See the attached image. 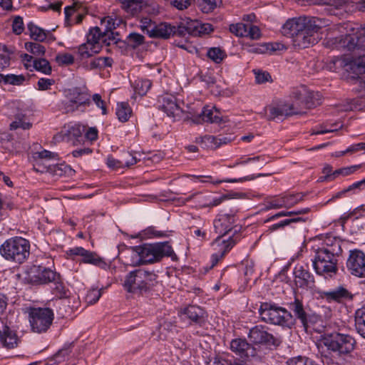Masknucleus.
I'll use <instances>...</instances> for the list:
<instances>
[{
  "label": "nucleus",
  "mask_w": 365,
  "mask_h": 365,
  "mask_svg": "<svg viewBox=\"0 0 365 365\" xmlns=\"http://www.w3.org/2000/svg\"><path fill=\"white\" fill-rule=\"evenodd\" d=\"M310 93L303 89L294 92L291 100L272 103L264 108L267 119L272 120L304 113V108H310L313 106L308 101Z\"/></svg>",
  "instance_id": "obj_1"
},
{
  "label": "nucleus",
  "mask_w": 365,
  "mask_h": 365,
  "mask_svg": "<svg viewBox=\"0 0 365 365\" xmlns=\"http://www.w3.org/2000/svg\"><path fill=\"white\" fill-rule=\"evenodd\" d=\"M338 31L339 33L346 31V34L327 38L326 44L328 46L357 53L365 52V28L361 33L358 34L352 24L343 23L330 28L329 31Z\"/></svg>",
  "instance_id": "obj_2"
},
{
  "label": "nucleus",
  "mask_w": 365,
  "mask_h": 365,
  "mask_svg": "<svg viewBox=\"0 0 365 365\" xmlns=\"http://www.w3.org/2000/svg\"><path fill=\"white\" fill-rule=\"evenodd\" d=\"M341 252L339 245L323 247L316 251L313 267L319 275L331 276L337 272V256Z\"/></svg>",
  "instance_id": "obj_3"
},
{
  "label": "nucleus",
  "mask_w": 365,
  "mask_h": 365,
  "mask_svg": "<svg viewBox=\"0 0 365 365\" xmlns=\"http://www.w3.org/2000/svg\"><path fill=\"white\" fill-rule=\"evenodd\" d=\"M321 342L328 350L340 357L350 354L354 350L356 344L352 336L336 331L324 334L322 336Z\"/></svg>",
  "instance_id": "obj_4"
},
{
  "label": "nucleus",
  "mask_w": 365,
  "mask_h": 365,
  "mask_svg": "<svg viewBox=\"0 0 365 365\" xmlns=\"http://www.w3.org/2000/svg\"><path fill=\"white\" fill-rule=\"evenodd\" d=\"M0 254L8 261L21 264L29 256L30 243L21 237L9 238L0 246Z\"/></svg>",
  "instance_id": "obj_5"
},
{
  "label": "nucleus",
  "mask_w": 365,
  "mask_h": 365,
  "mask_svg": "<svg viewBox=\"0 0 365 365\" xmlns=\"http://www.w3.org/2000/svg\"><path fill=\"white\" fill-rule=\"evenodd\" d=\"M259 314L264 322L289 328L293 326L295 322L293 315L286 309L269 303L261 304Z\"/></svg>",
  "instance_id": "obj_6"
},
{
  "label": "nucleus",
  "mask_w": 365,
  "mask_h": 365,
  "mask_svg": "<svg viewBox=\"0 0 365 365\" xmlns=\"http://www.w3.org/2000/svg\"><path fill=\"white\" fill-rule=\"evenodd\" d=\"M157 282V275L153 271L143 269L130 272L124 282V287L129 292H146Z\"/></svg>",
  "instance_id": "obj_7"
},
{
  "label": "nucleus",
  "mask_w": 365,
  "mask_h": 365,
  "mask_svg": "<svg viewBox=\"0 0 365 365\" xmlns=\"http://www.w3.org/2000/svg\"><path fill=\"white\" fill-rule=\"evenodd\" d=\"M327 26L328 21L325 19L313 17V20L309 21L306 28L292 38L294 46L299 48H305L317 43L319 38V30Z\"/></svg>",
  "instance_id": "obj_8"
},
{
  "label": "nucleus",
  "mask_w": 365,
  "mask_h": 365,
  "mask_svg": "<svg viewBox=\"0 0 365 365\" xmlns=\"http://www.w3.org/2000/svg\"><path fill=\"white\" fill-rule=\"evenodd\" d=\"M197 23L192 21H182L178 26L169 23H160L152 27L148 31L150 38H169L172 36H184L187 33H193Z\"/></svg>",
  "instance_id": "obj_9"
},
{
  "label": "nucleus",
  "mask_w": 365,
  "mask_h": 365,
  "mask_svg": "<svg viewBox=\"0 0 365 365\" xmlns=\"http://www.w3.org/2000/svg\"><path fill=\"white\" fill-rule=\"evenodd\" d=\"M29 322L34 333H46L54 319L53 309L48 307H29L28 309Z\"/></svg>",
  "instance_id": "obj_10"
},
{
  "label": "nucleus",
  "mask_w": 365,
  "mask_h": 365,
  "mask_svg": "<svg viewBox=\"0 0 365 365\" xmlns=\"http://www.w3.org/2000/svg\"><path fill=\"white\" fill-rule=\"evenodd\" d=\"M141 252L144 264H152L160 261L164 257L175 256L168 242L145 244L138 249Z\"/></svg>",
  "instance_id": "obj_11"
},
{
  "label": "nucleus",
  "mask_w": 365,
  "mask_h": 365,
  "mask_svg": "<svg viewBox=\"0 0 365 365\" xmlns=\"http://www.w3.org/2000/svg\"><path fill=\"white\" fill-rule=\"evenodd\" d=\"M357 58L341 56L336 57L333 60L334 64L338 67L343 68L346 72L355 74L356 76L365 73V52L357 53Z\"/></svg>",
  "instance_id": "obj_12"
},
{
  "label": "nucleus",
  "mask_w": 365,
  "mask_h": 365,
  "mask_svg": "<svg viewBox=\"0 0 365 365\" xmlns=\"http://www.w3.org/2000/svg\"><path fill=\"white\" fill-rule=\"evenodd\" d=\"M25 280L31 284H46L58 279V274L43 266L33 265L25 272Z\"/></svg>",
  "instance_id": "obj_13"
},
{
  "label": "nucleus",
  "mask_w": 365,
  "mask_h": 365,
  "mask_svg": "<svg viewBox=\"0 0 365 365\" xmlns=\"http://www.w3.org/2000/svg\"><path fill=\"white\" fill-rule=\"evenodd\" d=\"M248 338L250 341L257 345L267 346H277L280 340L268 331V328L263 325H256L250 329Z\"/></svg>",
  "instance_id": "obj_14"
},
{
  "label": "nucleus",
  "mask_w": 365,
  "mask_h": 365,
  "mask_svg": "<svg viewBox=\"0 0 365 365\" xmlns=\"http://www.w3.org/2000/svg\"><path fill=\"white\" fill-rule=\"evenodd\" d=\"M68 101L63 105V109L66 113H72L81 106L90 104L89 95L79 88L69 89L66 93Z\"/></svg>",
  "instance_id": "obj_15"
},
{
  "label": "nucleus",
  "mask_w": 365,
  "mask_h": 365,
  "mask_svg": "<svg viewBox=\"0 0 365 365\" xmlns=\"http://www.w3.org/2000/svg\"><path fill=\"white\" fill-rule=\"evenodd\" d=\"M223 236H218L212 242V246L215 250L212 255V266H215L220 259H222L227 252H228L237 242L240 240V235H232L228 240H222Z\"/></svg>",
  "instance_id": "obj_16"
},
{
  "label": "nucleus",
  "mask_w": 365,
  "mask_h": 365,
  "mask_svg": "<svg viewBox=\"0 0 365 365\" xmlns=\"http://www.w3.org/2000/svg\"><path fill=\"white\" fill-rule=\"evenodd\" d=\"M66 255L70 257L74 256H81V262L86 264H91L100 268L106 269L108 267L107 263L102 257L98 256L96 252L85 250L82 247H75L68 250Z\"/></svg>",
  "instance_id": "obj_17"
},
{
  "label": "nucleus",
  "mask_w": 365,
  "mask_h": 365,
  "mask_svg": "<svg viewBox=\"0 0 365 365\" xmlns=\"http://www.w3.org/2000/svg\"><path fill=\"white\" fill-rule=\"evenodd\" d=\"M346 269L354 276L365 277L364 252L359 250H351L346 260Z\"/></svg>",
  "instance_id": "obj_18"
},
{
  "label": "nucleus",
  "mask_w": 365,
  "mask_h": 365,
  "mask_svg": "<svg viewBox=\"0 0 365 365\" xmlns=\"http://www.w3.org/2000/svg\"><path fill=\"white\" fill-rule=\"evenodd\" d=\"M236 221L235 215L219 214L214 220L215 232L219 234V236H224L234 230L233 235H238L240 227L235 225Z\"/></svg>",
  "instance_id": "obj_19"
},
{
  "label": "nucleus",
  "mask_w": 365,
  "mask_h": 365,
  "mask_svg": "<svg viewBox=\"0 0 365 365\" xmlns=\"http://www.w3.org/2000/svg\"><path fill=\"white\" fill-rule=\"evenodd\" d=\"M313 20V17L299 16L288 19L282 28L284 36L292 39Z\"/></svg>",
  "instance_id": "obj_20"
},
{
  "label": "nucleus",
  "mask_w": 365,
  "mask_h": 365,
  "mask_svg": "<svg viewBox=\"0 0 365 365\" xmlns=\"http://www.w3.org/2000/svg\"><path fill=\"white\" fill-rule=\"evenodd\" d=\"M180 313L182 316L190 320L191 323L202 326L207 319L206 312L200 307L196 305H189L181 309Z\"/></svg>",
  "instance_id": "obj_21"
},
{
  "label": "nucleus",
  "mask_w": 365,
  "mask_h": 365,
  "mask_svg": "<svg viewBox=\"0 0 365 365\" xmlns=\"http://www.w3.org/2000/svg\"><path fill=\"white\" fill-rule=\"evenodd\" d=\"M293 274L294 276V283L297 287L306 288L314 285V279L313 275L303 265H296Z\"/></svg>",
  "instance_id": "obj_22"
},
{
  "label": "nucleus",
  "mask_w": 365,
  "mask_h": 365,
  "mask_svg": "<svg viewBox=\"0 0 365 365\" xmlns=\"http://www.w3.org/2000/svg\"><path fill=\"white\" fill-rule=\"evenodd\" d=\"M230 349L240 357L248 358L255 355V349L245 339H235L230 342Z\"/></svg>",
  "instance_id": "obj_23"
},
{
  "label": "nucleus",
  "mask_w": 365,
  "mask_h": 365,
  "mask_svg": "<svg viewBox=\"0 0 365 365\" xmlns=\"http://www.w3.org/2000/svg\"><path fill=\"white\" fill-rule=\"evenodd\" d=\"M322 297L329 303H341L344 300L353 299L351 293L343 286L337 287L330 291L323 292Z\"/></svg>",
  "instance_id": "obj_24"
},
{
  "label": "nucleus",
  "mask_w": 365,
  "mask_h": 365,
  "mask_svg": "<svg viewBox=\"0 0 365 365\" xmlns=\"http://www.w3.org/2000/svg\"><path fill=\"white\" fill-rule=\"evenodd\" d=\"M161 105L160 106L162 110H163L169 117H173L175 119L180 117L182 113V109L177 103L176 98L173 96H165L161 97Z\"/></svg>",
  "instance_id": "obj_25"
},
{
  "label": "nucleus",
  "mask_w": 365,
  "mask_h": 365,
  "mask_svg": "<svg viewBox=\"0 0 365 365\" xmlns=\"http://www.w3.org/2000/svg\"><path fill=\"white\" fill-rule=\"evenodd\" d=\"M222 120L218 110L209 106L204 107L200 114L193 119L195 123H219Z\"/></svg>",
  "instance_id": "obj_26"
},
{
  "label": "nucleus",
  "mask_w": 365,
  "mask_h": 365,
  "mask_svg": "<svg viewBox=\"0 0 365 365\" xmlns=\"http://www.w3.org/2000/svg\"><path fill=\"white\" fill-rule=\"evenodd\" d=\"M85 126L79 124H75L64 129L62 132L68 141H71L74 145L77 143H81L83 140V133L85 132Z\"/></svg>",
  "instance_id": "obj_27"
},
{
  "label": "nucleus",
  "mask_w": 365,
  "mask_h": 365,
  "mask_svg": "<svg viewBox=\"0 0 365 365\" xmlns=\"http://www.w3.org/2000/svg\"><path fill=\"white\" fill-rule=\"evenodd\" d=\"M20 342L21 339L16 333L9 327H4L1 340L2 346L7 349H13L16 348Z\"/></svg>",
  "instance_id": "obj_28"
},
{
  "label": "nucleus",
  "mask_w": 365,
  "mask_h": 365,
  "mask_svg": "<svg viewBox=\"0 0 365 365\" xmlns=\"http://www.w3.org/2000/svg\"><path fill=\"white\" fill-rule=\"evenodd\" d=\"M289 309L293 312L294 316L298 319L302 326L307 329L308 326L309 315L304 309V305L298 299L289 304Z\"/></svg>",
  "instance_id": "obj_29"
},
{
  "label": "nucleus",
  "mask_w": 365,
  "mask_h": 365,
  "mask_svg": "<svg viewBox=\"0 0 365 365\" xmlns=\"http://www.w3.org/2000/svg\"><path fill=\"white\" fill-rule=\"evenodd\" d=\"M138 248H140V246L131 247L126 250L124 260L127 265L136 267L144 264L141 257V252L137 250Z\"/></svg>",
  "instance_id": "obj_30"
},
{
  "label": "nucleus",
  "mask_w": 365,
  "mask_h": 365,
  "mask_svg": "<svg viewBox=\"0 0 365 365\" xmlns=\"http://www.w3.org/2000/svg\"><path fill=\"white\" fill-rule=\"evenodd\" d=\"M195 143L200 144L205 149H216L222 143H225L222 139H218L213 135H206L202 137L196 138Z\"/></svg>",
  "instance_id": "obj_31"
},
{
  "label": "nucleus",
  "mask_w": 365,
  "mask_h": 365,
  "mask_svg": "<svg viewBox=\"0 0 365 365\" xmlns=\"http://www.w3.org/2000/svg\"><path fill=\"white\" fill-rule=\"evenodd\" d=\"M99 52L100 47L98 46H93L91 43L88 41L80 45L78 48V54L82 59L88 58Z\"/></svg>",
  "instance_id": "obj_32"
},
{
  "label": "nucleus",
  "mask_w": 365,
  "mask_h": 365,
  "mask_svg": "<svg viewBox=\"0 0 365 365\" xmlns=\"http://www.w3.org/2000/svg\"><path fill=\"white\" fill-rule=\"evenodd\" d=\"M355 327L358 333L365 339V306L356 311Z\"/></svg>",
  "instance_id": "obj_33"
},
{
  "label": "nucleus",
  "mask_w": 365,
  "mask_h": 365,
  "mask_svg": "<svg viewBox=\"0 0 365 365\" xmlns=\"http://www.w3.org/2000/svg\"><path fill=\"white\" fill-rule=\"evenodd\" d=\"M28 30L31 38L36 41H43L47 33L43 29L37 26L33 22H29L27 25Z\"/></svg>",
  "instance_id": "obj_34"
},
{
  "label": "nucleus",
  "mask_w": 365,
  "mask_h": 365,
  "mask_svg": "<svg viewBox=\"0 0 365 365\" xmlns=\"http://www.w3.org/2000/svg\"><path fill=\"white\" fill-rule=\"evenodd\" d=\"M194 197H198V201L202 207H213L220 205L222 202L221 198L211 199V195H202L200 193H197L190 195L187 200H191Z\"/></svg>",
  "instance_id": "obj_35"
},
{
  "label": "nucleus",
  "mask_w": 365,
  "mask_h": 365,
  "mask_svg": "<svg viewBox=\"0 0 365 365\" xmlns=\"http://www.w3.org/2000/svg\"><path fill=\"white\" fill-rule=\"evenodd\" d=\"M132 113V110L127 103L121 102L118 103L116 108V115L118 118L121 122H126L128 120Z\"/></svg>",
  "instance_id": "obj_36"
},
{
  "label": "nucleus",
  "mask_w": 365,
  "mask_h": 365,
  "mask_svg": "<svg viewBox=\"0 0 365 365\" xmlns=\"http://www.w3.org/2000/svg\"><path fill=\"white\" fill-rule=\"evenodd\" d=\"M103 36V31L99 27H93L89 30L87 35V41L91 43L93 46H98L100 51L102 47L101 36Z\"/></svg>",
  "instance_id": "obj_37"
},
{
  "label": "nucleus",
  "mask_w": 365,
  "mask_h": 365,
  "mask_svg": "<svg viewBox=\"0 0 365 365\" xmlns=\"http://www.w3.org/2000/svg\"><path fill=\"white\" fill-rule=\"evenodd\" d=\"M199 6L203 13H210L222 4V0H197Z\"/></svg>",
  "instance_id": "obj_38"
},
{
  "label": "nucleus",
  "mask_w": 365,
  "mask_h": 365,
  "mask_svg": "<svg viewBox=\"0 0 365 365\" xmlns=\"http://www.w3.org/2000/svg\"><path fill=\"white\" fill-rule=\"evenodd\" d=\"M53 283V293L58 299H63L68 297V290L66 289L60 279V275L58 274V279L56 280L51 281Z\"/></svg>",
  "instance_id": "obj_39"
},
{
  "label": "nucleus",
  "mask_w": 365,
  "mask_h": 365,
  "mask_svg": "<svg viewBox=\"0 0 365 365\" xmlns=\"http://www.w3.org/2000/svg\"><path fill=\"white\" fill-rule=\"evenodd\" d=\"M126 42L130 47L135 48L145 43V37L135 32L130 33L126 38Z\"/></svg>",
  "instance_id": "obj_40"
},
{
  "label": "nucleus",
  "mask_w": 365,
  "mask_h": 365,
  "mask_svg": "<svg viewBox=\"0 0 365 365\" xmlns=\"http://www.w3.org/2000/svg\"><path fill=\"white\" fill-rule=\"evenodd\" d=\"M24 81L25 77L23 75L0 74V82H4L5 83L19 86L22 84Z\"/></svg>",
  "instance_id": "obj_41"
},
{
  "label": "nucleus",
  "mask_w": 365,
  "mask_h": 365,
  "mask_svg": "<svg viewBox=\"0 0 365 365\" xmlns=\"http://www.w3.org/2000/svg\"><path fill=\"white\" fill-rule=\"evenodd\" d=\"M33 67L38 71L44 74H50L51 73V66L49 62L45 58H39L33 61Z\"/></svg>",
  "instance_id": "obj_42"
},
{
  "label": "nucleus",
  "mask_w": 365,
  "mask_h": 365,
  "mask_svg": "<svg viewBox=\"0 0 365 365\" xmlns=\"http://www.w3.org/2000/svg\"><path fill=\"white\" fill-rule=\"evenodd\" d=\"M113 62V59L110 57H98L91 62L90 66L91 68L102 69L106 67H110Z\"/></svg>",
  "instance_id": "obj_43"
},
{
  "label": "nucleus",
  "mask_w": 365,
  "mask_h": 365,
  "mask_svg": "<svg viewBox=\"0 0 365 365\" xmlns=\"http://www.w3.org/2000/svg\"><path fill=\"white\" fill-rule=\"evenodd\" d=\"M304 195L302 193L291 194L282 197L285 208H290L300 201L303 200Z\"/></svg>",
  "instance_id": "obj_44"
},
{
  "label": "nucleus",
  "mask_w": 365,
  "mask_h": 365,
  "mask_svg": "<svg viewBox=\"0 0 365 365\" xmlns=\"http://www.w3.org/2000/svg\"><path fill=\"white\" fill-rule=\"evenodd\" d=\"M151 82L148 79H140L135 82V91L140 96H144L147 93L151 87Z\"/></svg>",
  "instance_id": "obj_45"
},
{
  "label": "nucleus",
  "mask_w": 365,
  "mask_h": 365,
  "mask_svg": "<svg viewBox=\"0 0 365 365\" xmlns=\"http://www.w3.org/2000/svg\"><path fill=\"white\" fill-rule=\"evenodd\" d=\"M207 55L212 61L216 63H221L226 56L222 50L216 47L210 48L207 51Z\"/></svg>",
  "instance_id": "obj_46"
},
{
  "label": "nucleus",
  "mask_w": 365,
  "mask_h": 365,
  "mask_svg": "<svg viewBox=\"0 0 365 365\" xmlns=\"http://www.w3.org/2000/svg\"><path fill=\"white\" fill-rule=\"evenodd\" d=\"M26 49L36 56H43L46 48L43 46L34 42H27L25 43Z\"/></svg>",
  "instance_id": "obj_47"
},
{
  "label": "nucleus",
  "mask_w": 365,
  "mask_h": 365,
  "mask_svg": "<svg viewBox=\"0 0 365 365\" xmlns=\"http://www.w3.org/2000/svg\"><path fill=\"white\" fill-rule=\"evenodd\" d=\"M118 34L114 33L112 31H103V36H101L102 44L110 46L112 43H117L118 38Z\"/></svg>",
  "instance_id": "obj_48"
},
{
  "label": "nucleus",
  "mask_w": 365,
  "mask_h": 365,
  "mask_svg": "<svg viewBox=\"0 0 365 365\" xmlns=\"http://www.w3.org/2000/svg\"><path fill=\"white\" fill-rule=\"evenodd\" d=\"M141 0H124L121 8L127 12H135L141 7Z\"/></svg>",
  "instance_id": "obj_49"
},
{
  "label": "nucleus",
  "mask_w": 365,
  "mask_h": 365,
  "mask_svg": "<svg viewBox=\"0 0 365 365\" xmlns=\"http://www.w3.org/2000/svg\"><path fill=\"white\" fill-rule=\"evenodd\" d=\"M247 24L237 23L235 24H231L230 26V31L237 36L244 37L247 35Z\"/></svg>",
  "instance_id": "obj_50"
},
{
  "label": "nucleus",
  "mask_w": 365,
  "mask_h": 365,
  "mask_svg": "<svg viewBox=\"0 0 365 365\" xmlns=\"http://www.w3.org/2000/svg\"><path fill=\"white\" fill-rule=\"evenodd\" d=\"M305 219L301 217L291 218V219H285L278 223L274 224L269 227V230L275 231L278 229H281L287 225H290L292 222H304Z\"/></svg>",
  "instance_id": "obj_51"
},
{
  "label": "nucleus",
  "mask_w": 365,
  "mask_h": 365,
  "mask_svg": "<svg viewBox=\"0 0 365 365\" xmlns=\"http://www.w3.org/2000/svg\"><path fill=\"white\" fill-rule=\"evenodd\" d=\"M186 21H192V22L197 23V26L195 29L194 32L193 33H187L188 34L196 36V35L202 34H208L213 30L212 26L209 24H201L197 21H193V20H190V19L187 20Z\"/></svg>",
  "instance_id": "obj_52"
},
{
  "label": "nucleus",
  "mask_w": 365,
  "mask_h": 365,
  "mask_svg": "<svg viewBox=\"0 0 365 365\" xmlns=\"http://www.w3.org/2000/svg\"><path fill=\"white\" fill-rule=\"evenodd\" d=\"M361 165H355L349 167L341 168L335 170L336 179L339 176H348L354 173L361 168Z\"/></svg>",
  "instance_id": "obj_53"
},
{
  "label": "nucleus",
  "mask_w": 365,
  "mask_h": 365,
  "mask_svg": "<svg viewBox=\"0 0 365 365\" xmlns=\"http://www.w3.org/2000/svg\"><path fill=\"white\" fill-rule=\"evenodd\" d=\"M34 158L35 159H42V160H58V155L56 153L51 152L47 150H43L40 152H36L34 153Z\"/></svg>",
  "instance_id": "obj_54"
},
{
  "label": "nucleus",
  "mask_w": 365,
  "mask_h": 365,
  "mask_svg": "<svg viewBox=\"0 0 365 365\" xmlns=\"http://www.w3.org/2000/svg\"><path fill=\"white\" fill-rule=\"evenodd\" d=\"M102 289L92 288L86 294V301L89 304H94L100 299Z\"/></svg>",
  "instance_id": "obj_55"
},
{
  "label": "nucleus",
  "mask_w": 365,
  "mask_h": 365,
  "mask_svg": "<svg viewBox=\"0 0 365 365\" xmlns=\"http://www.w3.org/2000/svg\"><path fill=\"white\" fill-rule=\"evenodd\" d=\"M56 61L59 66H68L74 62V58L70 53H60L56 56Z\"/></svg>",
  "instance_id": "obj_56"
},
{
  "label": "nucleus",
  "mask_w": 365,
  "mask_h": 365,
  "mask_svg": "<svg viewBox=\"0 0 365 365\" xmlns=\"http://www.w3.org/2000/svg\"><path fill=\"white\" fill-rule=\"evenodd\" d=\"M71 168L65 164H58L53 166H49L48 170L55 175L61 176L66 174L68 170H71Z\"/></svg>",
  "instance_id": "obj_57"
},
{
  "label": "nucleus",
  "mask_w": 365,
  "mask_h": 365,
  "mask_svg": "<svg viewBox=\"0 0 365 365\" xmlns=\"http://www.w3.org/2000/svg\"><path fill=\"white\" fill-rule=\"evenodd\" d=\"M24 115L22 114H18L16 117V120L10 124L11 129H16L21 128L24 130L29 129L31 127L29 123L24 122L23 120Z\"/></svg>",
  "instance_id": "obj_58"
},
{
  "label": "nucleus",
  "mask_w": 365,
  "mask_h": 365,
  "mask_svg": "<svg viewBox=\"0 0 365 365\" xmlns=\"http://www.w3.org/2000/svg\"><path fill=\"white\" fill-rule=\"evenodd\" d=\"M255 80L257 83H264L272 81V77L267 71L261 70H254Z\"/></svg>",
  "instance_id": "obj_59"
},
{
  "label": "nucleus",
  "mask_w": 365,
  "mask_h": 365,
  "mask_svg": "<svg viewBox=\"0 0 365 365\" xmlns=\"http://www.w3.org/2000/svg\"><path fill=\"white\" fill-rule=\"evenodd\" d=\"M24 30L23 19L21 16H16L12 23V31L16 34L19 35L22 34Z\"/></svg>",
  "instance_id": "obj_60"
},
{
  "label": "nucleus",
  "mask_w": 365,
  "mask_h": 365,
  "mask_svg": "<svg viewBox=\"0 0 365 365\" xmlns=\"http://www.w3.org/2000/svg\"><path fill=\"white\" fill-rule=\"evenodd\" d=\"M284 207V200L282 197L280 198L274 199L270 201H268L265 205L264 210H269L271 209H279Z\"/></svg>",
  "instance_id": "obj_61"
},
{
  "label": "nucleus",
  "mask_w": 365,
  "mask_h": 365,
  "mask_svg": "<svg viewBox=\"0 0 365 365\" xmlns=\"http://www.w3.org/2000/svg\"><path fill=\"white\" fill-rule=\"evenodd\" d=\"M247 31L246 37H250L251 39H258L261 36L260 30L257 26L247 24Z\"/></svg>",
  "instance_id": "obj_62"
},
{
  "label": "nucleus",
  "mask_w": 365,
  "mask_h": 365,
  "mask_svg": "<svg viewBox=\"0 0 365 365\" xmlns=\"http://www.w3.org/2000/svg\"><path fill=\"white\" fill-rule=\"evenodd\" d=\"M192 1V0H172L170 4L178 10H184L191 5Z\"/></svg>",
  "instance_id": "obj_63"
},
{
  "label": "nucleus",
  "mask_w": 365,
  "mask_h": 365,
  "mask_svg": "<svg viewBox=\"0 0 365 365\" xmlns=\"http://www.w3.org/2000/svg\"><path fill=\"white\" fill-rule=\"evenodd\" d=\"M107 165L109 168L112 169H118L124 168V162L122 160H119L113 158V157H108L107 158Z\"/></svg>",
  "instance_id": "obj_64"
}]
</instances>
